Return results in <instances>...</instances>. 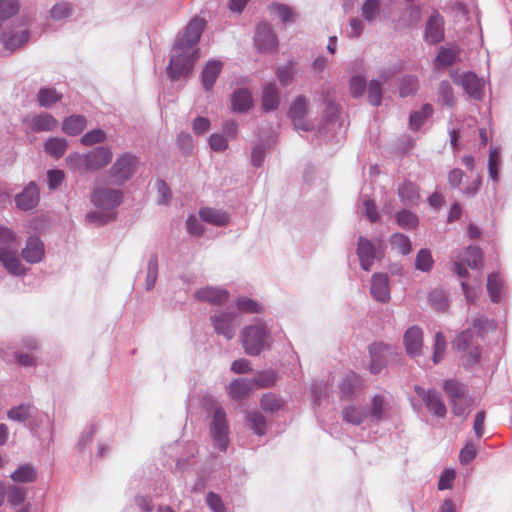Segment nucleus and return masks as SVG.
<instances>
[{"mask_svg": "<svg viewBox=\"0 0 512 512\" xmlns=\"http://www.w3.org/2000/svg\"><path fill=\"white\" fill-rule=\"evenodd\" d=\"M20 237L9 227L0 226V263L11 275L24 276L27 268L19 257Z\"/></svg>", "mask_w": 512, "mask_h": 512, "instance_id": "nucleus-1", "label": "nucleus"}, {"mask_svg": "<svg viewBox=\"0 0 512 512\" xmlns=\"http://www.w3.org/2000/svg\"><path fill=\"white\" fill-rule=\"evenodd\" d=\"M112 158L108 147L99 146L87 153L73 152L66 157L67 167L81 175L95 172L105 167Z\"/></svg>", "mask_w": 512, "mask_h": 512, "instance_id": "nucleus-2", "label": "nucleus"}, {"mask_svg": "<svg viewBox=\"0 0 512 512\" xmlns=\"http://www.w3.org/2000/svg\"><path fill=\"white\" fill-rule=\"evenodd\" d=\"M241 342L247 355L257 356L271 344V335L267 325L257 321L246 326L241 332Z\"/></svg>", "mask_w": 512, "mask_h": 512, "instance_id": "nucleus-3", "label": "nucleus"}, {"mask_svg": "<svg viewBox=\"0 0 512 512\" xmlns=\"http://www.w3.org/2000/svg\"><path fill=\"white\" fill-rule=\"evenodd\" d=\"M198 58V49L183 48L178 50L177 45L175 44L172 49V55L168 67L169 76L173 80L187 76L192 71L194 63Z\"/></svg>", "mask_w": 512, "mask_h": 512, "instance_id": "nucleus-4", "label": "nucleus"}, {"mask_svg": "<svg viewBox=\"0 0 512 512\" xmlns=\"http://www.w3.org/2000/svg\"><path fill=\"white\" fill-rule=\"evenodd\" d=\"M139 161L138 158L130 153H123L116 158L115 162L108 170V178L115 185H123L134 175Z\"/></svg>", "mask_w": 512, "mask_h": 512, "instance_id": "nucleus-5", "label": "nucleus"}, {"mask_svg": "<svg viewBox=\"0 0 512 512\" xmlns=\"http://www.w3.org/2000/svg\"><path fill=\"white\" fill-rule=\"evenodd\" d=\"M453 83L462 87L464 92L473 100L481 101L484 98L485 80L479 78L473 72L459 73L456 70L450 72Z\"/></svg>", "mask_w": 512, "mask_h": 512, "instance_id": "nucleus-6", "label": "nucleus"}, {"mask_svg": "<svg viewBox=\"0 0 512 512\" xmlns=\"http://www.w3.org/2000/svg\"><path fill=\"white\" fill-rule=\"evenodd\" d=\"M90 200L97 208L112 211L122 203L123 194L118 189L109 188L96 183L91 193Z\"/></svg>", "mask_w": 512, "mask_h": 512, "instance_id": "nucleus-7", "label": "nucleus"}, {"mask_svg": "<svg viewBox=\"0 0 512 512\" xmlns=\"http://www.w3.org/2000/svg\"><path fill=\"white\" fill-rule=\"evenodd\" d=\"M383 242L381 239L371 241L364 236L358 238L357 255L360 266L365 271H370L374 261L382 254Z\"/></svg>", "mask_w": 512, "mask_h": 512, "instance_id": "nucleus-8", "label": "nucleus"}, {"mask_svg": "<svg viewBox=\"0 0 512 512\" xmlns=\"http://www.w3.org/2000/svg\"><path fill=\"white\" fill-rule=\"evenodd\" d=\"M210 434L215 446L226 451L229 444V426L227 416L222 407H216L210 423Z\"/></svg>", "mask_w": 512, "mask_h": 512, "instance_id": "nucleus-9", "label": "nucleus"}, {"mask_svg": "<svg viewBox=\"0 0 512 512\" xmlns=\"http://www.w3.org/2000/svg\"><path fill=\"white\" fill-rule=\"evenodd\" d=\"M444 390L450 398L452 404V411L456 416H462L466 409L472 405L473 400L467 395V388L465 385L455 382L453 380L446 381Z\"/></svg>", "mask_w": 512, "mask_h": 512, "instance_id": "nucleus-10", "label": "nucleus"}, {"mask_svg": "<svg viewBox=\"0 0 512 512\" xmlns=\"http://www.w3.org/2000/svg\"><path fill=\"white\" fill-rule=\"evenodd\" d=\"M211 323L216 333L230 340L235 336L240 321L236 312L219 311L211 316Z\"/></svg>", "mask_w": 512, "mask_h": 512, "instance_id": "nucleus-11", "label": "nucleus"}, {"mask_svg": "<svg viewBox=\"0 0 512 512\" xmlns=\"http://www.w3.org/2000/svg\"><path fill=\"white\" fill-rule=\"evenodd\" d=\"M204 28V19L198 17L193 18L186 26L184 31L177 37L175 42L177 49H196L195 46L198 43Z\"/></svg>", "mask_w": 512, "mask_h": 512, "instance_id": "nucleus-12", "label": "nucleus"}, {"mask_svg": "<svg viewBox=\"0 0 512 512\" xmlns=\"http://www.w3.org/2000/svg\"><path fill=\"white\" fill-rule=\"evenodd\" d=\"M30 37L28 29L21 26L7 27L0 33V43L10 54L24 46Z\"/></svg>", "mask_w": 512, "mask_h": 512, "instance_id": "nucleus-13", "label": "nucleus"}, {"mask_svg": "<svg viewBox=\"0 0 512 512\" xmlns=\"http://www.w3.org/2000/svg\"><path fill=\"white\" fill-rule=\"evenodd\" d=\"M464 264L471 269H478L482 266V253L478 247L470 246L466 248L463 255H459L457 259L453 260V271L460 277L466 278L468 271Z\"/></svg>", "mask_w": 512, "mask_h": 512, "instance_id": "nucleus-14", "label": "nucleus"}, {"mask_svg": "<svg viewBox=\"0 0 512 512\" xmlns=\"http://www.w3.org/2000/svg\"><path fill=\"white\" fill-rule=\"evenodd\" d=\"M308 101L305 97L299 96L292 103L289 111L294 128L298 131H310L313 124L307 119Z\"/></svg>", "mask_w": 512, "mask_h": 512, "instance_id": "nucleus-15", "label": "nucleus"}, {"mask_svg": "<svg viewBox=\"0 0 512 512\" xmlns=\"http://www.w3.org/2000/svg\"><path fill=\"white\" fill-rule=\"evenodd\" d=\"M370 352V372L379 373L387 364L389 357L392 355L390 346L383 343H373L369 347Z\"/></svg>", "mask_w": 512, "mask_h": 512, "instance_id": "nucleus-16", "label": "nucleus"}, {"mask_svg": "<svg viewBox=\"0 0 512 512\" xmlns=\"http://www.w3.org/2000/svg\"><path fill=\"white\" fill-rule=\"evenodd\" d=\"M403 343L407 355L417 357L422 354L423 331L418 326L409 327L403 336Z\"/></svg>", "mask_w": 512, "mask_h": 512, "instance_id": "nucleus-17", "label": "nucleus"}, {"mask_svg": "<svg viewBox=\"0 0 512 512\" xmlns=\"http://www.w3.org/2000/svg\"><path fill=\"white\" fill-rule=\"evenodd\" d=\"M424 38L430 44L439 43L444 39V19L438 12H434L428 18Z\"/></svg>", "mask_w": 512, "mask_h": 512, "instance_id": "nucleus-18", "label": "nucleus"}, {"mask_svg": "<svg viewBox=\"0 0 512 512\" xmlns=\"http://www.w3.org/2000/svg\"><path fill=\"white\" fill-rule=\"evenodd\" d=\"M254 42L258 50L271 51L277 46V37L273 29L267 23L259 24L254 36Z\"/></svg>", "mask_w": 512, "mask_h": 512, "instance_id": "nucleus-19", "label": "nucleus"}, {"mask_svg": "<svg viewBox=\"0 0 512 512\" xmlns=\"http://www.w3.org/2000/svg\"><path fill=\"white\" fill-rule=\"evenodd\" d=\"M45 254L43 242L36 236H30L21 250V257L30 264H36L43 260Z\"/></svg>", "mask_w": 512, "mask_h": 512, "instance_id": "nucleus-20", "label": "nucleus"}, {"mask_svg": "<svg viewBox=\"0 0 512 512\" xmlns=\"http://www.w3.org/2000/svg\"><path fill=\"white\" fill-rule=\"evenodd\" d=\"M40 200L39 189L34 182H30L21 193L15 196V203L20 210H31L35 208Z\"/></svg>", "mask_w": 512, "mask_h": 512, "instance_id": "nucleus-21", "label": "nucleus"}, {"mask_svg": "<svg viewBox=\"0 0 512 512\" xmlns=\"http://www.w3.org/2000/svg\"><path fill=\"white\" fill-rule=\"evenodd\" d=\"M416 393L425 402L427 408L436 416L444 417L446 415V406L440 396L433 390L425 391L424 388L416 386Z\"/></svg>", "mask_w": 512, "mask_h": 512, "instance_id": "nucleus-22", "label": "nucleus"}, {"mask_svg": "<svg viewBox=\"0 0 512 512\" xmlns=\"http://www.w3.org/2000/svg\"><path fill=\"white\" fill-rule=\"evenodd\" d=\"M370 292L379 302L386 303L390 300V287L387 274L375 273L372 276Z\"/></svg>", "mask_w": 512, "mask_h": 512, "instance_id": "nucleus-23", "label": "nucleus"}, {"mask_svg": "<svg viewBox=\"0 0 512 512\" xmlns=\"http://www.w3.org/2000/svg\"><path fill=\"white\" fill-rule=\"evenodd\" d=\"M473 333L471 330H465L460 333L453 341V346L459 351L468 353V363L473 364L477 362L479 352L477 347H474L472 343Z\"/></svg>", "mask_w": 512, "mask_h": 512, "instance_id": "nucleus-24", "label": "nucleus"}, {"mask_svg": "<svg viewBox=\"0 0 512 512\" xmlns=\"http://www.w3.org/2000/svg\"><path fill=\"white\" fill-rule=\"evenodd\" d=\"M25 122L34 132L52 131L58 126V121L48 113H41L32 117H27Z\"/></svg>", "mask_w": 512, "mask_h": 512, "instance_id": "nucleus-25", "label": "nucleus"}, {"mask_svg": "<svg viewBox=\"0 0 512 512\" xmlns=\"http://www.w3.org/2000/svg\"><path fill=\"white\" fill-rule=\"evenodd\" d=\"M227 290L217 287L207 286L195 292V298L211 304H222L228 299Z\"/></svg>", "mask_w": 512, "mask_h": 512, "instance_id": "nucleus-26", "label": "nucleus"}, {"mask_svg": "<svg viewBox=\"0 0 512 512\" xmlns=\"http://www.w3.org/2000/svg\"><path fill=\"white\" fill-rule=\"evenodd\" d=\"M222 68L223 63L219 60H210L206 63L201 74V82L205 90L212 89Z\"/></svg>", "mask_w": 512, "mask_h": 512, "instance_id": "nucleus-27", "label": "nucleus"}, {"mask_svg": "<svg viewBox=\"0 0 512 512\" xmlns=\"http://www.w3.org/2000/svg\"><path fill=\"white\" fill-rule=\"evenodd\" d=\"M253 105L251 92L246 88L237 89L231 96V106L234 112L244 113Z\"/></svg>", "mask_w": 512, "mask_h": 512, "instance_id": "nucleus-28", "label": "nucleus"}, {"mask_svg": "<svg viewBox=\"0 0 512 512\" xmlns=\"http://www.w3.org/2000/svg\"><path fill=\"white\" fill-rule=\"evenodd\" d=\"M199 216L202 221L214 226H225L229 223L228 214L221 209L202 208L199 211Z\"/></svg>", "mask_w": 512, "mask_h": 512, "instance_id": "nucleus-29", "label": "nucleus"}, {"mask_svg": "<svg viewBox=\"0 0 512 512\" xmlns=\"http://www.w3.org/2000/svg\"><path fill=\"white\" fill-rule=\"evenodd\" d=\"M253 381L240 378L232 381L228 387L230 396L235 400H242L246 398L253 389Z\"/></svg>", "mask_w": 512, "mask_h": 512, "instance_id": "nucleus-30", "label": "nucleus"}, {"mask_svg": "<svg viewBox=\"0 0 512 512\" xmlns=\"http://www.w3.org/2000/svg\"><path fill=\"white\" fill-rule=\"evenodd\" d=\"M15 483H32L37 478V470L31 464H23L10 474Z\"/></svg>", "mask_w": 512, "mask_h": 512, "instance_id": "nucleus-31", "label": "nucleus"}, {"mask_svg": "<svg viewBox=\"0 0 512 512\" xmlns=\"http://www.w3.org/2000/svg\"><path fill=\"white\" fill-rule=\"evenodd\" d=\"M398 195L404 204H416L419 200V189L411 181H404L398 187Z\"/></svg>", "mask_w": 512, "mask_h": 512, "instance_id": "nucleus-32", "label": "nucleus"}, {"mask_svg": "<svg viewBox=\"0 0 512 512\" xmlns=\"http://www.w3.org/2000/svg\"><path fill=\"white\" fill-rule=\"evenodd\" d=\"M280 98L275 85L269 83L264 86L262 93V108L265 111H272L278 107Z\"/></svg>", "mask_w": 512, "mask_h": 512, "instance_id": "nucleus-33", "label": "nucleus"}, {"mask_svg": "<svg viewBox=\"0 0 512 512\" xmlns=\"http://www.w3.org/2000/svg\"><path fill=\"white\" fill-rule=\"evenodd\" d=\"M360 385H361L360 377L354 372H349L343 378V380L340 384V391H341L342 397H344V398L352 397L355 394L356 390L360 387Z\"/></svg>", "mask_w": 512, "mask_h": 512, "instance_id": "nucleus-34", "label": "nucleus"}, {"mask_svg": "<svg viewBox=\"0 0 512 512\" xmlns=\"http://www.w3.org/2000/svg\"><path fill=\"white\" fill-rule=\"evenodd\" d=\"M86 126V118L82 115H72L63 121V131L71 136L79 135Z\"/></svg>", "mask_w": 512, "mask_h": 512, "instance_id": "nucleus-35", "label": "nucleus"}, {"mask_svg": "<svg viewBox=\"0 0 512 512\" xmlns=\"http://www.w3.org/2000/svg\"><path fill=\"white\" fill-rule=\"evenodd\" d=\"M36 408L31 404H20L11 408L7 417L12 421L24 422L34 416Z\"/></svg>", "mask_w": 512, "mask_h": 512, "instance_id": "nucleus-36", "label": "nucleus"}, {"mask_svg": "<svg viewBox=\"0 0 512 512\" xmlns=\"http://www.w3.org/2000/svg\"><path fill=\"white\" fill-rule=\"evenodd\" d=\"M45 151L51 157L60 158L64 155L68 148V143L65 138L52 137L45 142Z\"/></svg>", "mask_w": 512, "mask_h": 512, "instance_id": "nucleus-37", "label": "nucleus"}, {"mask_svg": "<svg viewBox=\"0 0 512 512\" xmlns=\"http://www.w3.org/2000/svg\"><path fill=\"white\" fill-rule=\"evenodd\" d=\"M271 15L279 18L283 23L294 22L296 14L293 9L283 3H272L268 6Z\"/></svg>", "mask_w": 512, "mask_h": 512, "instance_id": "nucleus-38", "label": "nucleus"}, {"mask_svg": "<svg viewBox=\"0 0 512 512\" xmlns=\"http://www.w3.org/2000/svg\"><path fill=\"white\" fill-rule=\"evenodd\" d=\"M487 290L493 302H499L501 300L503 280L498 274L492 273L488 276Z\"/></svg>", "mask_w": 512, "mask_h": 512, "instance_id": "nucleus-39", "label": "nucleus"}, {"mask_svg": "<svg viewBox=\"0 0 512 512\" xmlns=\"http://www.w3.org/2000/svg\"><path fill=\"white\" fill-rule=\"evenodd\" d=\"M342 414L344 420L353 425L361 424L366 417V411L363 408L355 405H349L345 407L342 411Z\"/></svg>", "mask_w": 512, "mask_h": 512, "instance_id": "nucleus-40", "label": "nucleus"}, {"mask_svg": "<svg viewBox=\"0 0 512 512\" xmlns=\"http://www.w3.org/2000/svg\"><path fill=\"white\" fill-rule=\"evenodd\" d=\"M390 245L392 250L402 255H407L411 251V241L402 233L393 234L390 237Z\"/></svg>", "mask_w": 512, "mask_h": 512, "instance_id": "nucleus-41", "label": "nucleus"}, {"mask_svg": "<svg viewBox=\"0 0 512 512\" xmlns=\"http://www.w3.org/2000/svg\"><path fill=\"white\" fill-rule=\"evenodd\" d=\"M26 495L27 490L21 486L14 484L7 487L6 497L12 507L24 504Z\"/></svg>", "mask_w": 512, "mask_h": 512, "instance_id": "nucleus-42", "label": "nucleus"}, {"mask_svg": "<svg viewBox=\"0 0 512 512\" xmlns=\"http://www.w3.org/2000/svg\"><path fill=\"white\" fill-rule=\"evenodd\" d=\"M62 98V94L58 93L54 88H42L39 90L37 99L40 106L48 108Z\"/></svg>", "mask_w": 512, "mask_h": 512, "instance_id": "nucleus-43", "label": "nucleus"}, {"mask_svg": "<svg viewBox=\"0 0 512 512\" xmlns=\"http://www.w3.org/2000/svg\"><path fill=\"white\" fill-rule=\"evenodd\" d=\"M433 113V107L430 104H424L420 111L413 112L409 118L410 128L418 130L424 121Z\"/></svg>", "mask_w": 512, "mask_h": 512, "instance_id": "nucleus-44", "label": "nucleus"}, {"mask_svg": "<svg viewBox=\"0 0 512 512\" xmlns=\"http://www.w3.org/2000/svg\"><path fill=\"white\" fill-rule=\"evenodd\" d=\"M501 164V155L498 148H491L488 159V173L490 179L497 183L499 180V168Z\"/></svg>", "mask_w": 512, "mask_h": 512, "instance_id": "nucleus-45", "label": "nucleus"}, {"mask_svg": "<svg viewBox=\"0 0 512 512\" xmlns=\"http://www.w3.org/2000/svg\"><path fill=\"white\" fill-rule=\"evenodd\" d=\"M246 420L250 426V428L257 435H264L266 432V419L259 412H248L246 415Z\"/></svg>", "mask_w": 512, "mask_h": 512, "instance_id": "nucleus-46", "label": "nucleus"}, {"mask_svg": "<svg viewBox=\"0 0 512 512\" xmlns=\"http://www.w3.org/2000/svg\"><path fill=\"white\" fill-rule=\"evenodd\" d=\"M458 56V50L454 48H441L435 58L437 67L451 66Z\"/></svg>", "mask_w": 512, "mask_h": 512, "instance_id": "nucleus-47", "label": "nucleus"}, {"mask_svg": "<svg viewBox=\"0 0 512 512\" xmlns=\"http://www.w3.org/2000/svg\"><path fill=\"white\" fill-rule=\"evenodd\" d=\"M434 264L431 252L428 249H421L415 258V268L423 272H429Z\"/></svg>", "mask_w": 512, "mask_h": 512, "instance_id": "nucleus-48", "label": "nucleus"}, {"mask_svg": "<svg viewBox=\"0 0 512 512\" xmlns=\"http://www.w3.org/2000/svg\"><path fill=\"white\" fill-rule=\"evenodd\" d=\"M19 8L18 0H0V21L3 23L16 15Z\"/></svg>", "mask_w": 512, "mask_h": 512, "instance_id": "nucleus-49", "label": "nucleus"}, {"mask_svg": "<svg viewBox=\"0 0 512 512\" xmlns=\"http://www.w3.org/2000/svg\"><path fill=\"white\" fill-rule=\"evenodd\" d=\"M72 14L70 3L61 1L56 3L50 10V17L55 21H62L69 18Z\"/></svg>", "mask_w": 512, "mask_h": 512, "instance_id": "nucleus-50", "label": "nucleus"}, {"mask_svg": "<svg viewBox=\"0 0 512 512\" xmlns=\"http://www.w3.org/2000/svg\"><path fill=\"white\" fill-rule=\"evenodd\" d=\"M158 275V258L156 255H151L148 260L147 275L145 280L146 290H151L156 282Z\"/></svg>", "mask_w": 512, "mask_h": 512, "instance_id": "nucleus-51", "label": "nucleus"}, {"mask_svg": "<svg viewBox=\"0 0 512 512\" xmlns=\"http://www.w3.org/2000/svg\"><path fill=\"white\" fill-rule=\"evenodd\" d=\"M430 304L439 311H444L448 305L449 300L447 294L443 290L435 289L429 294Z\"/></svg>", "mask_w": 512, "mask_h": 512, "instance_id": "nucleus-52", "label": "nucleus"}, {"mask_svg": "<svg viewBox=\"0 0 512 512\" xmlns=\"http://www.w3.org/2000/svg\"><path fill=\"white\" fill-rule=\"evenodd\" d=\"M260 405L262 410L273 413L281 409L283 401L276 395L268 393L263 395Z\"/></svg>", "mask_w": 512, "mask_h": 512, "instance_id": "nucleus-53", "label": "nucleus"}, {"mask_svg": "<svg viewBox=\"0 0 512 512\" xmlns=\"http://www.w3.org/2000/svg\"><path fill=\"white\" fill-rule=\"evenodd\" d=\"M380 5V0H365L361 8L365 20L373 21L379 15Z\"/></svg>", "mask_w": 512, "mask_h": 512, "instance_id": "nucleus-54", "label": "nucleus"}, {"mask_svg": "<svg viewBox=\"0 0 512 512\" xmlns=\"http://www.w3.org/2000/svg\"><path fill=\"white\" fill-rule=\"evenodd\" d=\"M446 350V339L442 332H437L435 334V340H434V352L432 360L435 364H438L445 355Z\"/></svg>", "mask_w": 512, "mask_h": 512, "instance_id": "nucleus-55", "label": "nucleus"}, {"mask_svg": "<svg viewBox=\"0 0 512 512\" xmlns=\"http://www.w3.org/2000/svg\"><path fill=\"white\" fill-rule=\"evenodd\" d=\"M397 223L404 229H413L418 224L417 216L407 210H402L397 213Z\"/></svg>", "mask_w": 512, "mask_h": 512, "instance_id": "nucleus-56", "label": "nucleus"}, {"mask_svg": "<svg viewBox=\"0 0 512 512\" xmlns=\"http://www.w3.org/2000/svg\"><path fill=\"white\" fill-rule=\"evenodd\" d=\"M418 89V80L416 77L408 75L402 78L400 83V95L407 97L415 93Z\"/></svg>", "mask_w": 512, "mask_h": 512, "instance_id": "nucleus-57", "label": "nucleus"}, {"mask_svg": "<svg viewBox=\"0 0 512 512\" xmlns=\"http://www.w3.org/2000/svg\"><path fill=\"white\" fill-rule=\"evenodd\" d=\"M439 97L441 101L447 106H454L455 97L453 93V88L448 81H442L439 85L438 89Z\"/></svg>", "mask_w": 512, "mask_h": 512, "instance_id": "nucleus-58", "label": "nucleus"}, {"mask_svg": "<svg viewBox=\"0 0 512 512\" xmlns=\"http://www.w3.org/2000/svg\"><path fill=\"white\" fill-rule=\"evenodd\" d=\"M113 218L110 211H91L86 214L85 220L87 223L103 225L108 223Z\"/></svg>", "mask_w": 512, "mask_h": 512, "instance_id": "nucleus-59", "label": "nucleus"}, {"mask_svg": "<svg viewBox=\"0 0 512 512\" xmlns=\"http://www.w3.org/2000/svg\"><path fill=\"white\" fill-rule=\"evenodd\" d=\"M105 138L106 135L104 131H102L101 129H94L85 133L81 137L80 142L85 146H91L103 142Z\"/></svg>", "mask_w": 512, "mask_h": 512, "instance_id": "nucleus-60", "label": "nucleus"}, {"mask_svg": "<svg viewBox=\"0 0 512 512\" xmlns=\"http://www.w3.org/2000/svg\"><path fill=\"white\" fill-rule=\"evenodd\" d=\"M382 98L381 85L377 80H372L368 86V100L374 106H379Z\"/></svg>", "mask_w": 512, "mask_h": 512, "instance_id": "nucleus-61", "label": "nucleus"}, {"mask_svg": "<svg viewBox=\"0 0 512 512\" xmlns=\"http://www.w3.org/2000/svg\"><path fill=\"white\" fill-rule=\"evenodd\" d=\"M237 307L246 313H259L262 310V306L256 301L241 297L237 300Z\"/></svg>", "mask_w": 512, "mask_h": 512, "instance_id": "nucleus-62", "label": "nucleus"}, {"mask_svg": "<svg viewBox=\"0 0 512 512\" xmlns=\"http://www.w3.org/2000/svg\"><path fill=\"white\" fill-rule=\"evenodd\" d=\"M96 432V427L94 425H90L86 427L80 434V437L77 442V448L82 451L84 450L88 445L91 444L94 434Z\"/></svg>", "mask_w": 512, "mask_h": 512, "instance_id": "nucleus-63", "label": "nucleus"}, {"mask_svg": "<svg viewBox=\"0 0 512 512\" xmlns=\"http://www.w3.org/2000/svg\"><path fill=\"white\" fill-rule=\"evenodd\" d=\"M276 380V375L273 371H263L256 375V377L252 380L254 385L260 387H269Z\"/></svg>", "mask_w": 512, "mask_h": 512, "instance_id": "nucleus-64", "label": "nucleus"}]
</instances>
